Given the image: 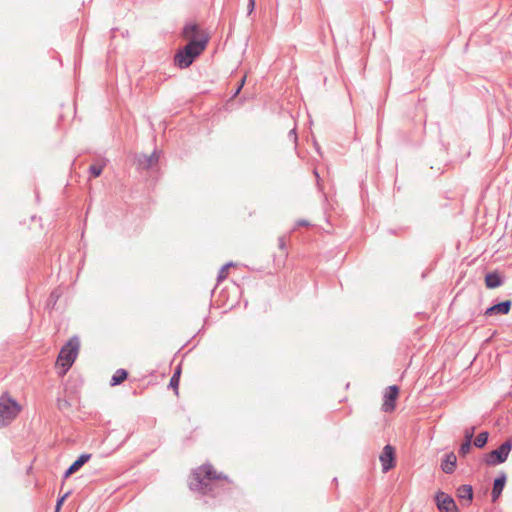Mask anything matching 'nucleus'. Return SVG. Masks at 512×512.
Listing matches in <instances>:
<instances>
[{"label": "nucleus", "mask_w": 512, "mask_h": 512, "mask_svg": "<svg viewBox=\"0 0 512 512\" xmlns=\"http://www.w3.org/2000/svg\"><path fill=\"white\" fill-rule=\"evenodd\" d=\"M221 481L230 484L226 475L217 472L211 464L206 463L193 471L189 487L202 495L216 497L223 490Z\"/></svg>", "instance_id": "obj_1"}, {"label": "nucleus", "mask_w": 512, "mask_h": 512, "mask_svg": "<svg viewBox=\"0 0 512 512\" xmlns=\"http://www.w3.org/2000/svg\"><path fill=\"white\" fill-rule=\"evenodd\" d=\"M208 37L202 36L200 39H191L174 56L175 66L185 69L188 68L206 48Z\"/></svg>", "instance_id": "obj_2"}, {"label": "nucleus", "mask_w": 512, "mask_h": 512, "mask_svg": "<svg viewBox=\"0 0 512 512\" xmlns=\"http://www.w3.org/2000/svg\"><path fill=\"white\" fill-rule=\"evenodd\" d=\"M79 347L80 341L78 337L73 336L61 348L57 358V363L64 368V372H66L74 363L78 355Z\"/></svg>", "instance_id": "obj_3"}, {"label": "nucleus", "mask_w": 512, "mask_h": 512, "mask_svg": "<svg viewBox=\"0 0 512 512\" xmlns=\"http://www.w3.org/2000/svg\"><path fill=\"white\" fill-rule=\"evenodd\" d=\"M21 411L20 405L7 393L0 396V424L8 425Z\"/></svg>", "instance_id": "obj_4"}, {"label": "nucleus", "mask_w": 512, "mask_h": 512, "mask_svg": "<svg viewBox=\"0 0 512 512\" xmlns=\"http://www.w3.org/2000/svg\"><path fill=\"white\" fill-rule=\"evenodd\" d=\"M512 448V443L510 440L505 441L495 450H492L488 454H486L484 461L487 465L495 466L504 463L510 450Z\"/></svg>", "instance_id": "obj_5"}, {"label": "nucleus", "mask_w": 512, "mask_h": 512, "mask_svg": "<svg viewBox=\"0 0 512 512\" xmlns=\"http://www.w3.org/2000/svg\"><path fill=\"white\" fill-rule=\"evenodd\" d=\"M435 501L440 512H459L454 499L442 491L436 493Z\"/></svg>", "instance_id": "obj_6"}, {"label": "nucleus", "mask_w": 512, "mask_h": 512, "mask_svg": "<svg viewBox=\"0 0 512 512\" xmlns=\"http://www.w3.org/2000/svg\"><path fill=\"white\" fill-rule=\"evenodd\" d=\"M379 460L382 465V471L388 472L391 470L395 465V450L391 445L384 446L380 456Z\"/></svg>", "instance_id": "obj_7"}, {"label": "nucleus", "mask_w": 512, "mask_h": 512, "mask_svg": "<svg viewBox=\"0 0 512 512\" xmlns=\"http://www.w3.org/2000/svg\"><path fill=\"white\" fill-rule=\"evenodd\" d=\"M399 394V387L397 385H391L387 388L384 394V402L382 404V410L384 412H392L395 409V401Z\"/></svg>", "instance_id": "obj_8"}, {"label": "nucleus", "mask_w": 512, "mask_h": 512, "mask_svg": "<svg viewBox=\"0 0 512 512\" xmlns=\"http://www.w3.org/2000/svg\"><path fill=\"white\" fill-rule=\"evenodd\" d=\"M512 306V301L506 300L503 302H500L498 304H494L487 308L484 312L486 316H493V315H507Z\"/></svg>", "instance_id": "obj_9"}, {"label": "nucleus", "mask_w": 512, "mask_h": 512, "mask_svg": "<svg viewBox=\"0 0 512 512\" xmlns=\"http://www.w3.org/2000/svg\"><path fill=\"white\" fill-rule=\"evenodd\" d=\"M159 161V154L155 150L151 155L142 154L137 158L138 168L148 170L155 166Z\"/></svg>", "instance_id": "obj_10"}, {"label": "nucleus", "mask_w": 512, "mask_h": 512, "mask_svg": "<svg viewBox=\"0 0 512 512\" xmlns=\"http://www.w3.org/2000/svg\"><path fill=\"white\" fill-rule=\"evenodd\" d=\"M457 457L454 452L446 453L442 463L441 469L446 474H452L456 469Z\"/></svg>", "instance_id": "obj_11"}, {"label": "nucleus", "mask_w": 512, "mask_h": 512, "mask_svg": "<svg viewBox=\"0 0 512 512\" xmlns=\"http://www.w3.org/2000/svg\"><path fill=\"white\" fill-rule=\"evenodd\" d=\"M506 483V474L501 473L497 478H495L492 488V501L496 502L498 498L500 497Z\"/></svg>", "instance_id": "obj_12"}, {"label": "nucleus", "mask_w": 512, "mask_h": 512, "mask_svg": "<svg viewBox=\"0 0 512 512\" xmlns=\"http://www.w3.org/2000/svg\"><path fill=\"white\" fill-rule=\"evenodd\" d=\"M90 457V454L80 455L66 470V472L64 473V478H68L70 475L77 472L90 459Z\"/></svg>", "instance_id": "obj_13"}, {"label": "nucleus", "mask_w": 512, "mask_h": 512, "mask_svg": "<svg viewBox=\"0 0 512 512\" xmlns=\"http://www.w3.org/2000/svg\"><path fill=\"white\" fill-rule=\"evenodd\" d=\"M504 282L503 277L498 272H489L485 276V284L489 289H495Z\"/></svg>", "instance_id": "obj_14"}, {"label": "nucleus", "mask_w": 512, "mask_h": 512, "mask_svg": "<svg viewBox=\"0 0 512 512\" xmlns=\"http://www.w3.org/2000/svg\"><path fill=\"white\" fill-rule=\"evenodd\" d=\"M457 497L461 501H466L467 505L473 500V488L471 485L463 484L457 488Z\"/></svg>", "instance_id": "obj_15"}, {"label": "nucleus", "mask_w": 512, "mask_h": 512, "mask_svg": "<svg viewBox=\"0 0 512 512\" xmlns=\"http://www.w3.org/2000/svg\"><path fill=\"white\" fill-rule=\"evenodd\" d=\"M182 35L189 41L191 39H200L203 35L199 36V27L197 24H187L184 26Z\"/></svg>", "instance_id": "obj_16"}, {"label": "nucleus", "mask_w": 512, "mask_h": 512, "mask_svg": "<svg viewBox=\"0 0 512 512\" xmlns=\"http://www.w3.org/2000/svg\"><path fill=\"white\" fill-rule=\"evenodd\" d=\"M127 376L128 372L125 369H117L110 380V385L116 386L121 384L124 380H126Z\"/></svg>", "instance_id": "obj_17"}, {"label": "nucleus", "mask_w": 512, "mask_h": 512, "mask_svg": "<svg viewBox=\"0 0 512 512\" xmlns=\"http://www.w3.org/2000/svg\"><path fill=\"white\" fill-rule=\"evenodd\" d=\"M180 373H181V370H180V367H178L174 374L172 375L171 379H170V382H169V387L173 388L175 390V393L178 394V386H179V380H180Z\"/></svg>", "instance_id": "obj_18"}, {"label": "nucleus", "mask_w": 512, "mask_h": 512, "mask_svg": "<svg viewBox=\"0 0 512 512\" xmlns=\"http://www.w3.org/2000/svg\"><path fill=\"white\" fill-rule=\"evenodd\" d=\"M488 432H481L479 433L475 440H474V445L477 447V448H482L486 445L487 441H488Z\"/></svg>", "instance_id": "obj_19"}, {"label": "nucleus", "mask_w": 512, "mask_h": 512, "mask_svg": "<svg viewBox=\"0 0 512 512\" xmlns=\"http://www.w3.org/2000/svg\"><path fill=\"white\" fill-rule=\"evenodd\" d=\"M105 164H93L89 167V172L93 177H99L104 169Z\"/></svg>", "instance_id": "obj_20"}, {"label": "nucleus", "mask_w": 512, "mask_h": 512, "mask_svg": "<svg viewBox=\"0 0 512 512\" xmlns=\"http://www.w3.org/2000/svg\"><path fill=\"white\" fill-rule=\"evenodd\" d=\"M233 266L232 262H229L221 267V269L218 272L217 280L220 282L227 278L228 276V269L229 267Z\"/></svg>", "instance_id": "obj_21"}, {"label": "nucleus", "mask_w": 512, "mask_h": 512, "mask_svg": "<svg viewBox=\"0 0 512 512\" xmlns=\"http://www.w3.org/2000/svg\"><path fill=\"white\" fill-rule=\"evenodd\" d=\"M471 444H472V442L464 441L459 448V455L460 456L467 455L471 450Z\"/></svg>", "instance_id": "obj_22"}, {"label": "nucleus", "mask_w": 512, "mask_h": 512, "mask_svg": "<svg viewBox=\"0 0 512 512\" xmlns=\"http://www.w3.org/2000/svg\"><path fill=\"white\" fill-rule=\"evenodd\" d=\"M474 436V428L466 429L465 430V441L472 442Z\"/></svg>", "instance_id": "obj_23"}, {"label": "nucleus", "mask_w": 512, "mask_h": 512, "mask_svg": "<svg viewBox=\"0 0 512 512\" xmlns=\"http://www.w3.org/2000/svg\"><path fill=\"white\" fill-rule=\"evenodd\" d=\"M278 246L279 248L283 251L284 254H286V243H285V238L284 237H280L278 239Z\"/></svg>", "instance_id": "obj_24"}, {"label": "nucleus", "mask_w": 512, "mask_h": 512, "mask_svg": "<svg viewBox=\"0 0 512 512\" xmlns=\"http://www.w3.org/2000/svg\"><path fill=\"white\" fill-rule=\"evenodd\" d=\"M248 15H250L255 9V0H248Z\"/></svg>", "instance_id": "obj_25"}, {"label": "nucleus", "mask_w": 512, "mask_h": 512, "mask_svg": "<svg viewBox=\"0 0 512 512\" xmlns=\"http://www.w3.org/2000/svg\"><path fill=\"white\" fill-rule=\"evenodd\" d=\"M67 494H65L63 497H61L60 499H58L57 501V504H56V511H58L64 501V499L66 498Z\"/></svg>", "instance_id": "obj_26"}, {"label": "nucleus", "mask_w": 512, "mask_h": 512, "mask_svg": "<svg viewBox=\"0 0 512 512\" xmlns=\"http://www.w3.org/2000/svg\"><path fill=\"white\" fill-rule=\"evenodd\" d=\"M289 137H293L294 141H296L297 135H296V130L295 129L290 130Z\"/></svg>", "instance_id": "obj_27"}, {"label": "nucleus", "mask_w": 512, "mask_h": 512, "mask_svg": "<svg viewBox=\"0 0 512 512\" xmlns=\"http://www.w3.org/2000/svg\"><path fill=\"white\" fill-rule=\"evenodd\" d=\"M244 82H245V78H243V79L241 80L240 85L238 86V88H237V89H236V91H235V95H236V94H238V93L240 92V90H241V88H242V86H243Z\"/></svg>", "instance_id": "obj_28"}, {"label": "nucleus", "mask_w": 512, "mask_h": 512, "mask_svg": "<svg viewBox=\"0 0 512 512\" xmlns=\"http://www.w3.org/2000/svg\"><path fill=\"white\" fill-rule=\"evenodd\" d=\"M314 175L316 176V179H317V185L318 187L321 189V186H320V177H319V174L316 170H314Z\"/></svg>", "instance_id": "obj_29"}, {"label": "nucleus", "mask_w": 512, "mask_h": 512, "mask_svg": "<svg viewBox=\"0 0 512 512\" xmlns=\"http://www.w3.org/2000/svg\"><path fill=\"white\" fill-rule=\"evenodd\" d=\"M298 225H300V226H306V225H308V223H307V221H305V220H301V221H299V222H298Z\"/></svg>", "instance_id": "obj_30"}]
</instances>
